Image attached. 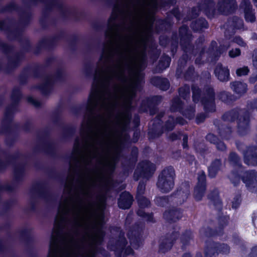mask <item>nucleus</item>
I'll list each match as a JSON object with an SVG mask.
<instances>
[{
	"instance_id": "nucleus-1",
	"label": "nucleus",
	"mask_w": 257,
	"mask_h": 257,
	"mask_svg": "<svg viewBox=\"0 0 257 257\" xmlns=\"http://www.w3.org/2000/svg\"><path fill=\"white\" fill-rule=\"evenodd\" d=\"M145 39L139 32L131 31L123 39L115 53L117 61L110 66L114 53L110 44L103 51L96 70L88 107L92 111L99 106L103 111L98 120L88 119L82 125V139L76 142L75 150L80 151L86 147L88 152L86 163L95 159L103 170L111 165L112 153L117 152L120 146L121 133L128 121L126 112L115 115L116 105H127L134 96L138 83L142 78L141 72Z\"/></svg>"
},
{
	"instance_id": "nucleus-2",
	"label": "nucleus",
	"mask_w": 257,
	"mask_h": 257,
	"mask_svg": "<svg viewBox=\"0 0 257 257\" xmlns=\"http://www.w3.org/2000/svg\"><path fill=\"white\" fill-rule=\"evenodd\" d=\"M69 214L72 215L75 227H81L86 232L83 243L92 245L101 240L103 233L100 225L102 222L103 214L101 211L97 212L92 203L87 200H79L76 202H73L70 199L65 200L59 209L56 219L57 227L63 223Z\"/></svg>"
},
{
	"instance_id": "nucleus-3",
	"label": "nucleus",
	"mask_w": 257,
	"mask_h": 257,
	"mask_svg": "<svg viewBox=\"0 0 257 257\" xmlns=\"http://www.w3.org/2000/svg\"><path fill=\"white\" fill-rule=\"evenodd\" d=\"M58 239L57 237H53L48 257H93L94 253L91 251L81 253V249L73 239L69 240L61 249L58 247Z\"/></svg>"
},
{
	"instance_id": "nucleus-4",
	"label": "nucleus",
	"mask_w": 257,
	"mask_h": 257,
	"mask_svg": "<svg viewBox=\"0 0 257 257\" xmlns=\"http://www.w3.org/2000/svg\"><path fill=\"white\" fill-rule=\"evenodd\" d=\"M108 179L103 170H96L87 174L84 181L81 193L85 198L90 196V188L95 186H105L107 185Z\"/></svg>"
},
{
	"instance_id": "nucleus-5",
	"label": "nucleus",
	"mask_w": 257,
	"mask_h": 257,
	"mask_svg": "<svg viewBox=\"0 0 257 257\" xmlns=\"http://www.w3.org/2000/svg\"><path fill=\"white\" fill-rule=\"evenodd\" d=\"M174 170L172 167L164 169L159 176L158 187L163 192L170 191L174 186Z\"/></svg>"
},
{
	"instance_id": "nucleus-6",
	"label": "nucleus",
	"mask_w": 257,
	"mask_h": 257,
	"mask_svg": "<svg viewBox=\"0 0 257 257\" xmlns=\"http://www.w3.org/2000/svg\"><path fill=\"white\" fill-rule=\"evenodd\" d=\"M155 170V167L153 164L148 161L143 162L139 165L135 175L140 172L141 176L147 177L148 174H151Z\"/></svg>"
},
{
	"instance_id": "nucleus-7",
	"label": "nucleus",
	"mask_w": 257,
	"mask_h": 257,
	"mask_svg": "<svg viewBox=\"0 0 257 257\" xmlns=\"http://www.w3.org/2000/svg\"><path fill=\"white\" fill-rule=\"evenodd\" d=\"M198 183L195 188V197L197 200H200L205 190V175L202 173L198 177Z\"/></svg>"
},
{
	"instance_id": "nucleus-8",
	"label": "nucleus",
	"mask_w": 257,
	"mask_h": 257,
	"mask_svg": "<svg viewBox=\"0 0 257 257\" xmlns=\"http://www.w3.org/2000/svg\"><path fill=\"white\" fill-rule=\"evenodd\" d=\"M132 196L128 192L122 193L118 200V206L122 209L128 208L132 203Z\"/></svg>"
},
{
	"instance_id": "nucleus-9",
	"label": "nucleus",
	"mask_w": 257,
	"mask_h": 257,
	"mask_svg": "<svg viewBox=\"0 0 257 257\" xmlns=\"http://www.w3.org/2000/svg\"><path fill=\"white\" fill-rule=\"evenodd\" d=\"M257 173L254 171L246 172L243 177L242 180L248 188L254 187L256 181Z\"/></svg>"
},
{
	"instance_id": "nucleus-10",
	"label": "nucleus",
	"mask_w": 257,
	"mask_h": 257,
	"mask_svg": "<svg viewBox=\"0 0 257 257\" xmlns=\"http://www.w3.org/2000/svg\"><path fill=\"white\" fill-rule=\"evenodd\" d=\"M241 7L244 9L245 18L246 21L253 22L255 17L254 14L250 10L249 0H242Z\"/></svg>"
},
{
	"instance_id": "nucleus-11",
	"label": "nucleus",
	"mask_w": 257,
	"mask_h": 257,
	"mask_svg": "<svg viewBox=\"0 0 257 257\" xmlns=\"http://www.w3.org/2000/svg\"><path fill=\"white\" fill-rule=\"evenodd\" d=\"M216 76L220 81H225L227 80L229 73V71L226 68H223L221 66H218L215 70Z\"/></svg>"
},
{
	"instance_id": "nucleus-12",
	"label": "nucleus",
	"mask_w": 257,
	"mask_h": 257,
	"mask_svg": "<svg viewBox=\"0 0 257 257\" xmlns=\"http://www.w3.org/2000/svg\"><path fill=\"white\" fill-rule=\"evenodd\" d=\"M251 150L247 151L244 154V162L248 165H257V154L251 155Z\"/></svg>"
},
{
	"instance_id": "nucleus-13",
	"label": "nucleus",
	"mask_w": 257,
	"mask_h": 257,
	"mask_svg": "<svg viewBox=\"0 0 257 257\" xmlns=\"http://www.w3.org/2000/svg\"><path fill=\"white\" fill-rule=\"evenodd\" d=\"M231 88L235 92L241 94L246 91V85L240 82H235L232 83Z\"/></svg>"
},
{
	"instance_id": "nucleus-14",
	"label": "nucleus",
	"mask_w": 257,
	"mask_h": 257,
	"mask_svg": "<svg viewBox=\"0 0 257 257\" xmlns=\"http://www.w3.org/2000/svg\"><path fill=\"white\" fill-rule=\"evenodd\" d=\"M220 165V162L219 160H216L213 162L208 169L209 175L210 177L215 176L217 171L218 170Z\"/></svg>"
},
{
	"instance_id": "nucleus-15",
	"label": "nucleus",
	"mask_w": 257,
	"mask_h": 257,
	"mask_svg": "<svg viewBox=\"0 0 257 257\" xmlns=\"http://www.w3.org/2000/svg\"><path fill=\"white\" fill-rule=\"evenodd\" d=\"M220 5V11L221 12L224 13L225 11L222 9V7L228 9V8H231L232 6H233L235 5L234 0H223V2H221V0L219 1V3Z\"/></svg>"
},
{
	"instance_id": "nucleus-16",
	"label": "nucleus",
	"mask_w": 257,
	"mask_h": 257,
	"mask_svg": "<svg viewBox=\"0 0 257 257\" xmlns=\"http://www.w3.org/2000/svg\"><path fill=\"white\" fill-rule=\"evenodd\" d=\"M138 198L139 205L141 208L148 206L149 205L150 202L146 198L144 197H141L140 198L138 197Z\"/></svg>"
},
{
	"instance_id": "nucleus-17",
	"label": "nucleus",
	"mask_w": 257,
	"mask_h": 257,
	"mask_svg": "<svg viewBox=\"0 0 257 257\" xmlns=\"http://www.w3.org/2000/svg\"><path fill=\"white\" fill-rule=\"evenodd\" d=\"M249 71V70L247 67H243L242 68H238L236 70V73L237 76H241L246 75Z\"/></svg>"
},
{
	"instance_id": "nucleus-18",
	"label": "nucleus",
	"mask_w": 257,
	"mask_h": 257,
	"mask_svg": "<svg viewBox=\"0 0 257 257\" xmlns=\"http://www.w3.org/2000/svg\"><path fill=\"white\" fill-rule=\"evenodd\" d=\"M240 54V50L238 49H235L234 50H232L230 51L229 52V55L230 57L234 58L235 57L238 56Z\"/></svg>"
},
{
	"instance_id": "nucleus-19",
	"label": "nucleus",
	"mask_w": 257,
	"mask_h": 257,
	"mask_svg": "<svg viewBox=\"0 0 257 257\" xmlns=\"http://www.w3.org/2000/svg\"><path fill=\"white\" fill-rule=\"evenodd\" d=\"M235 43L241 46H244L245 44L243 41L239 37H235L233 39Z\"/></svg>"
},
{
	"instance_id": "nucleus-20",
	"label": "nucleus",
	"mask_w": 257,
	"mask_h": 257,
	"mask_svg": "<svg viewBox=\"0 0 257 257\" xmlns=\"http://www.w3.org/2000/svg\"><path fill=\"white\" fill-rule=\"evenodd\" d=\"M230 160L233 162H237L238 158L236 154L232 153L230 154L229 157Z\"/></svg>"
},
{
	"instance_id": "nucleus-21",
	"label": "nucleus",
	"mask_w": 257,
	"mask_h": 257,
	"mask_svg": "<svg viewBox=\"0 0 257 257\" xmlns=\"http://www.w3.org/2000/svg\"><path fill=\"white\" fill-rule=\"evenodd\" d=\"M217 148L221 150H224L225 149V146L223 143L220 142L217 145Z\"/></svg>"
},
{
	"instance_id": "nucleus-22",
	"label": "nucleus",
	"mask_w": 257,
	"mask_h": 257,
	"mask_svg": "<svg viewBox=\"0 0 257 257\" xmlns=\"http://www.w3.org/2000/svg\"><path fill=\"white\" fill-rule=\"evenodd\" d=\"M253 64L254 66L257 68V51L255 52V55L253 57Z\"/></svg>"
},
{
	"instance_id": "nucleus-23",
	"label": "nucleus",
	"mask_w": 257,
	"mask_h": 257,
	"mask_svg": "<svg viewBox=\"0 0 257 257\" xmlns=\"http://www.w3.org/2000/svg\"><path fill=\"white\" fill-rule=\"evenodd\" d=\"M207 138L211 142L214 143L213 141L215 139V137L213 135L209 134L207 136Z\"/></svg>"
},
{
	"instance_id": "nucleus-24",
	"label": "nucleus",
	"mask_w": 257,
	"mask_h": 257,
	"mask_svg": "<svg viewBox=\"0 0 257 257\" xmlns=\"http://www.w3.org/2000/svg\"><path fill=\"white\" fill-rule=\"evenodd\" d=\"M213 250L211 249L210 250H208L205 252V256L206 257H212L211 254H212Z\"/></svg>"
},
{
	"instance_id": "nucleus-25",
	"label": "nucleus",
	"mask_w": 257,
	"mask_h": 257,
	"mask_svg": "<svg viewBox=\"0 0 257 257\" xmlns=\"http://www.w3.org/2000/svg\"><path fill=\"white\" fill-rule=\"evenodd\" d=\"M138 214L141 216H145V212L141 210H139L138 211Z\"/></svg>"
},
{
	"instance_id": "nucleus-26",
	"label": "nucleus",
	"mask_w": 257,
	"mask_h": 257,
	"mask_svg": "<svg viewBox=\"0 0 257 257\" xmlns=\"http://www.w3.org/2000/svg\"><path fill=\"white\" fill-rule=\"evenodd\" d=\"M223 247L225 249V250H222L221 251H222L223 252H227L228 250V247L227 245H223Z\"/></svg>"
},
{
	"instance_id": "nucleus-27",
	"label": "nucleus",
	"mask_w": 257,
	"mask_h": 257,
	"mask_svg": "<svg viewBox=\"0 0 257 257\" xmlns=\"http://www.w3.org/2000/svg\"><path fill=\"white\" fill-rule=\"evenodd\" d=\"M183 146L184 148H185L186 147V138H184V143H183Z\"/></svg>"
},
{
	"instance_id": "nucleus-28",
	"label": "nucleus",
	"mask_w": 257,
	"mask_h": 257,
	"mask_svg": "<svg viewBox=\"0 0 257 257\" xmlns=\"http://www.w3.org/2000/svg\"><path fill=\"white\" fill-rule=\"evenodd\" d=\"M31 102H32V103H33L34 105H37V104H36V100H35L34 99H31Z\"/></svg>"
},
{
	"instance_id": "nucleus-29",
	"label": "nucleus",
	"mask_w": 257,
	"mask_h": 257,
	"mask_svg": "<svg viewBox=\"0 0 257 257\" xmlns=\"http://www.w3.org/2000/svg\"><path fill=\"white\" fill-rule=\"evenodd\" d=\"M169 58H167V67H168L169 66Z\"/></svg>"
},
{
	"instance_id": "nucleus-30",
	"label": "nucleus",
	"mask_w": 257,
	"mask_h": 257,
	"mask_svg": "<svg viewBox=\"0 0 257 257\" xmlns=\"http://www.w3.org/2000/svg\"><path fill=\"white\" fill-rule=\"evenodd\" d=\"M132 252V249H129V252L128 253H127L128 254H130Z\"/></svg>"
},
{
	"instance_id": "nucleus-31",
	"label": "nucleus",
	"mask_w": 257,
	"mask_h": 257,
	"mask_svg": "<svg viewBox=\"0 0 257 257\" xmlns=\"http://www.w3.org/2000/svg\"><path fill=\"white\" fill-rule=\"evenodd\" d=\"M139 187L141 188L142 190L144 189V186L143 185H140Z\"/></svg>"
},
{
	"instance_id": "nucleus-32",
	"label": "nucleus",
	"mask_w": 257,
	"mask_h": 257,
	"mask_svg": "<svg viewBox=\"0 0 257 257\" xmlns=\"http://www.w3.org/2000/svg\"><path fill=\"white\" fill-rule=\"evenodd\" d=\"M255 6L257 7V0H254Z\"/></svg>"
},
{
	"instance_id": "nucleus-33",
	"label": "nucleus",
	"mask_w": 257,
	"mask_h": 257,
	"mask_svg": "<svg viewBox=\"0 0 257 257\" xmlns=\"http://www.w3.org/2000/svg\"><path fill=\"white\" fill-rule=\"evenodd\" d=\"M161 199H162L161 198H158L157 199L156 201L158 202H159V200H161Z\"/></svg>"
},
{
	"instance_id": "nucleus-34",
	"label": "nucleus",
	"mask_w": 257,
	"mask_h": 257,
	"mask_svg": "<svg viewBox=\"0 0 257 257\" xmlns=\"http://www.w3.org/2000/svg\"><path fill=\"white\" fill-rule=\"evenodd\" d=\"M184 257H190L189 254H186Z\"/></svg>"
},
{
	"instance_id": "nucleus-35",
	"label": "nucleus",
	"mask_w": 257,
	"mask_h": 257,
	"mask_svg": "<svg viewBox=\"0 0 257 257\" xmlns=\"http://www.w3.org/2000/svg\"><path fill=\"white\" fill-rule=\"evenodd\" d=\"M228 48V46L227 47H225V48H224V50H226L227 49V48ZM221 49H223V48H221Z\"/></svg>"
},
{
	"instance_id": "nucleus-36",
	"label": "nucleus",
	"mask_w": 257,
	"mask_h": 257,
	"mask_svg": "<svg viewBox=\"0 0 257 257\" xmlns=\"http://www.w3.org/2000/svg\"><path fill=\"white\" fill-rule=\"evenodd\" d=\"M168 87V85H167L165 88H162V89H166Z\"/></svg>"
},
{
	"instance_id": "nucleus-37",
	"label": "nucleus",
	"mask_w": 257,
	"mask_h": 257,
	"mask_svg": "<svg viewBox=\"0 0 257 257\" xmlns=\"http://www.w3.org/2000/svg\"><path fill=\"white\" fill-rule=\"evenodd\" d=\"M232 206H233V207H234V208L236 207V206L235 205V204L234 203L233 204Z\"/></svg>"
},
{
	"instance_id": "nucleus-38",
	"label": "nucleus",
	"mask_w": 257,
	"mask_h": 257,
	"mask_svg": "<svg viewBox=\"0 0 257 257\" xmlns=\"http://www.w3.org/2000/svg\"><path fill=\"white\" fill-rule=\"evenodd\" d=\"M58 235H59L58 232H57V233H56V235H57V236H58Z\"/></svg>"
},
{
	"instance_id": "nucleus-39",
	"label": "nucleus",
	"mask_w": 257,
	"mask_h": 257,
	"mask_svg": "<svg viewBox=\"0 0 257 257\" xmlns=\"http://www.w3.org/2000/svg\"><path fill=\"white\" fill-rule=\"evenodd\" d=\"M112 17H113V19H115V17H116V16H114H114H112Z\"/></svg>"
},
{
	"instance_id": "nucleus-40",
	"label": "nucleus",
	"mask_w": 257,
	"mask_h": 257,
	"mask_svg": "<svg viewBox=\"0 0 257 257\" xmlns=\"http://www.w3.org/2000/svg\"><path fill=\"white\" fill-rule=\"evenodd\" d=\"M112 17H113V19H115V17H116V16H114H114H112Z\"/></svg>"
},
{
	"instance_id": "nucleus-41",
	"label": "nucleus",
	"mask_w": 257,
	"mask_h": 257,
	"mask_svg": "<svg viewBox=\"0 0 257 257\" xmlns=\"http://www.w3.org/2000/svg\"><path fill=\"white\" fill-rule=\"evenodd\" d=\"M112 17H113V19H115V17H116V16H114H114H112Z\"/></svg>"
},
{
	"instance_id": "nucleus-42",
	"label": "nucleus",
	"mask_w": 257,
	"mask_h": 257,
	"mask_svg": "<svg viewBox=\"0 0 257 257\" xmlns=\"http://www.w3.org/2000/svg\"><path fill=\"white\" fill-rule=\"evenodd\" d=\"M250 81L253 82V81L252 80V79H250Z\"/></svg>"
}]
</instances>
